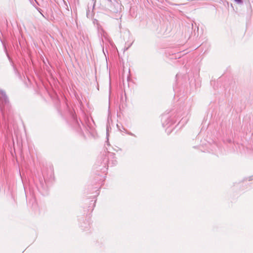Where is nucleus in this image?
Segmentation results:
<instances>
[{"label": "nucleus", "mask_w": 253, "mask_h": 253, "mask_svg": "<svg viewBox=\"0 0 253 253\" xmlns=\"http://www.w3.org/2000/svg\"><path fill=\"white\" fill-rule=\"evenodd\" d=\"M9 103L8 98L6 93L3 90H0V108L2 112V106L8 105Z\"/></svg>", "instance_id": "f257e3e1"}, {"label": "nucleus", "mask_w": 253, "mask_h": 253, "mask_svg": "<svg viewBox=\"0 0 253 253\" xmlns=\"http://www.w3.org/2000/svg\"><path fill=\"white\" fill-rule=\"evenodd\" d=\"M98 34L101 35V37H104V38H107V33L106 32L103 30V29L101 27V26H98Z\"/></svg>", "instance_id": "f03ea898"}, {"label": "nucleus", "mask_w": 253, "mask_h": 253, "mask_svg": "<svg viewBox=\"0 0 253 253\" xmlns=\"http://www.w3.org/2000/svg\"><path fill=\"white\" fill-rule=\"evenodd\" d=\"M110 2H112V0H107ZM116 3L114 8H113L112 7H111V10L113 11V12H117L118 11V7L120 6L119 3H118L116 1V0H114Z\"/></svg>", "instance_id": "7ed1b4c3"}, {"label": "nucleus", "mask_w": 253, "mask_h": 253, "mask_svg": "<svg viewBox=\"0 0 253 253\" xmlns=\"http://www.w3.org/2000/svg\"><path fill=\"white\" fill-rule=\"evenodd\" d=\"M117 161L116 160H114V161H112V162H111V161L109 160L108 161V166L109 165H110L111 166H113V165H115L117 164Z\"/></svg>", "instance_id": "20e7f679"}, {"label": "nucleus", "mask_w": 253, "mask_h": 253, "mask_svg": "<svg viewBox=\"0 0 253 253\" xmlns=\"http://www.w3.org/2000/svg\"><path fill=\"white\" fill-rule=\"evenodd\" d=\"M234 0L238 4H242L243 2L242 0Z\"/></svg>", "instance_id": "39448f33"}, {"label": "nucleus", "mask_w": 253, "mask_h": 253, "mask_svg": "<svg viewBox=\"0 0 253 253\" xmlns=\"http://www.w3.org/2000/svg\"><path fill=\"white\" fill-rule=\"evenodd\" d=\"M6 55H7V57L8 58V59L9 60V61H11V58H10V56H9V55H8L7 52H6Z\"/></svg>", "instance_id": "423d86ee"}, {"label": "nucleus", "mask_w": 253, "mask_h": 253, "mask_svg": "<svg viewBox=\"0 0 253 253\" xmlns=\"http://www.w3.org/2000/svg\"><path fill=\"white\" fill-rule=\"evenodd\" d=\"M12 66H13V68H14V70L16 72H17V70L16 69V68H15L14 65H13V63H12Z\"/></svg>", "instance_id": "0eeeda50"}]
</instances>
